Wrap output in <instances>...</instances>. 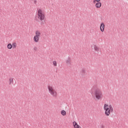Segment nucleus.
<instances>
[{
	"mask_svg": "<svg viewBox=\"0 0 128 128\" xmlns=\"http://www.w3.org/2000/svg\"><path fill=\"white\" fill-rule=\"evenodd\" d=\"M52 64H53V66H58L57 62L56 60H54L52 62Z\"/></svg>",
	"mask_w": 128,
	"mask_h": 128,
	"instance_id": "dca6fc26",
	"label": "nucleus"
},
{
	"mask_svg": "<svg viewBox=\"0 0 128 128\" xmlns=\"http://www.w3.org/2000/svg\"><path fill=\"white\" fill-rule=\"evenodd\" d=\"M66 64H71V59L70 58H68L66 60Z\"/></svg>",
	"mask_w": 128,
	"mask_h": 128,
	"instance_id": "2eb2a0df",
	"label": "nucleus"
},
{
	"mask_svg": "<svg viewBox=\"0 0 128 128\" xmlns=\"http://www.w3.org/2000/svg\"><path fill=\"white\" fill-rule=\"evenodd\" d=\"M12 48H16L17 47V43L16 42H12Z\"/></svg>",
	"mask_w": 128,
	"mask_h": 128,
	"instance_id": "4468645a",
	"label": "nucleus"
},
{
	"mask_svg": "<svg viewBox=\"0 0 128 128\" xmlns=\"http://www.w3.org/2000/svg\"><path fill=\"white\" fill-rule=\"evenodd\" d=\"M73 126L74 128H80V126L78 125L76 121L73 122Z\"/></svg>",
	"mask_w": 128,
	"mask_h": 128,
	"instance_id": "0eeeda50",
	"label": "nucleus"
},
{
	"mask_svg": "<svg viewBox=\"0 0 128 128\" xmlns=\"http://www.w3.org/2000/svg\"><path fill=\"white\" fill-rule=\"evenodd\" d=\"M95 6L96 8H100L102 7V2H96Z\"/></svg>",
	"mask_w": 128,
	"mask_h": 128,
	"instance_id": "9d476101",
	"label": "nucleus"
},
{
	"mask_svg": "<svg viewBox=\"0 0 128 128\" xmlns=\"http://www.w3.org/2000/svg\"><path fill=\"white\" fill-rule=\"evenodd\" d=\"M96 2H100V0H96Z\"/></svg>",
	"mask_w": 128,
	"mask_h": 128,
	"instance_id": "f3484780",
	"label": "nucleus"
},
{
	"mask_svg": "<svg viewBox=\"0 0 128 128\" xmlns=\"http://www.w3.org/2000/svg\"><path fill=\"white\" fill-rule=\"evenodd\" d=\"M80 128H81V126H80Z\"/></svg>",
	"mask_w": 128,
	"mask_h": 128,
	"instance_id": "aec40b11",
	"label": "nucleus"
},
{
	"mask_svg": "<svg viewBox=\"0 0 128 128\" xmlns=\"http://www.w3.org/2000/svg\"><path fill=\"white\" fill-rule=\"evenodd\" d=\"M104 109L105 111V115L106 116H110V113H112L114 112V108L112 105L104 104Z\"/></svg>",
	"mask_w": 128,
	"mask_h": 128,
	"instance_id": "f257e3e1",
	"label": "nucleus"
},
{
	"mask_svg": "<svg viewBox=\"0 0 128 128\" xmlns=\"http://www.w3.org/2000/svg\"><path fill=\"white\" fill-rule=\"evenodd\" d=\"M94 96L96 100H98L102 99V97L104 96L102 91L100 88L96 89L94 92Z\"/></svg>",
	"mask_w": 128,
	"mask_h": 128,
	"instance_id": "20e7f679",
	"label": "nucleus"
},
{
	"mask_svg": "<svg viewBox=\"0 0 128 128\" xmlns=\"http://www.w3.org/2000/svg\"><path fill=\"white\" fill-rule=\"evenodd\" d=\"M40 38L37 36H34V41L35 43H38L40 41Z\"/></svg>",
	"mask_w": 128,
	"mask_h": 128,
	"instance_id": "6e6552de",
	"label": "nucleus"
},
{
	"mask_svg": "<svg viewBox=\"0 0 128 128\" xmlns=\"http://www.w3.org/2000/svg\"><path fill=\"white\" fill-rule=\"evenodd\" d=\"M48 90L50 94L54 98L58 96V92L52 84H49L48 86Z\"/></svg>",
	"mask_w": 128,
	"mask_h": 128,
	"instance_id": "7ed1b4c3",
	"label": "nucleus"
},
{
	"mask_svg": "<svg viewBox=\"0 0 128 128\" xmlns=\"http://www.w3.org/2000/svg\"><path fill=\"white\" fill-rule=\"evenodd\" d=\"M60 113L62 116H66V112L65 110H61Z\"/></svg>",
	"mask_w": 128,
	"mask_h": 128,
	"instance_id": "ddd939ff",
	"label": "nucleus"
},
{
	"mask_svg": "<svg viewBox=\"0 0 128 128\" xmlns=\"http://www.w3.org/2000/svg\"><path fill=\"white\" fill-rule=\"evenodd\" d=\"M104 22L101 23L100 26V30L102 32H104Z\"/></svg>",
	"mask_w": 128,
	"mask_h": 128,
	"instance_id": "423d86ee",
	"label": "nucleus"
},
{
	"mask_svg": "<svg viewBox=\"0 0 128 128\" xmlns=\"http://www.w3.org/2000/svg\"><path fill=\"white\" fill-rule=\"evenodd\" d=\"M91 48L92 49H94L96 52H98L100 50V48L96 44H92Z\"/></svg>",
	"mask_w": 128,
	"mask_h": 128,
	"instance_id": "39448f33",
	"label": "nucleus"
},
{
	"mask_svg": "<svg viewBox=\"0 0 128 128\" xmlns=\"http://www.w3.org/2000/svg\"><path fill=\"white\" fill-rule=\"evenodd\" d=\"M96 0H94L93 1V4H96Z\"/></svg>",
	"mask_w": 128,
	"mask_h": 128,
	"instance_id": "a211bd4d",
	"label": "nucleus"
},
{
	"mask_svg": "<svg viewBox=\"0 0 128 128\" xmlns=\"http://www.w3.org/2000/svg\"><path fill=\"white\" fill-rule=\"evenodd\" d=\"M7 48L9 50H12L13 48L12 44H10V43L8 44V45H7Z\"/></svg>",
	"mask_w": 128,
	"mask_h": 128,
	"instance_id": "9b49d317",
	"label": "nucleus"
},
{
	"mask_svg": "<svg viewBox=\"0 0 128 128\" xmlns=\"http://www.w3.org/2000/svg\"><path fill=\"white\" fill-rule=\"evenodd\" d=\"M14 84V78H9V84L12 85Z\"/></svg>",
	"mask_w": 128,
	"mask_h": 128,
	"instance_id": "f8f14e48",
	"label": "nucleus"
},
{
	"mask_svg": "<svg viewBox=\"0 0 128 128\" xmlns=\"http://www.w3.org/2000/svg\"><path fill=\"white\" fill-rule=\"evenodd\" d=\"M126 1H128V0H126Z\"/></svg>",
	"mask_w": 128,
	"mask_h": 128,
	"instance_id": "6ab92c4d",
	"label": "nucleus"
},
{
	"mask_svg": "<svg viewBox=\"0 0 128 128\" xmlns=\"http://www.w3.org/2000/svg\"><path fill=\"white\" fill-rule=\"evenodd\" d=\"M41 34H42L40 30H38L36 31L35 36H38V38H40Z\"/></svg>",
	"mask_w": 128,
	"mask_h": 128,
	"instance_id": "1a4fd4ad",
	"label": "nucleus"
},
{
	"mask_svg": "<svg viewBox=\"0 0 128 128\" xmlns=\"http://www.w3.org/2000/svg\"><path fill=\"white\" fill-rule=\"evenodd\" d=\"M37 16L40 21H43L45 19V12L43 9L39 8L36 10Z\"/></svg>",
	"mask_w": 128,
	"mask_h": 128,
	"instance_id": "f03ea898",
	"label": "nucleus"
}]
</instances>
